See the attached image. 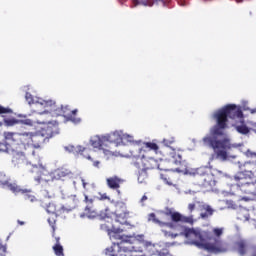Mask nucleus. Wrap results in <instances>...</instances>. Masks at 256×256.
Returning a JSON list of instances; mask_svg holds the SVG:
<instances>
[{
    "label": "nucleus",
    "mask_w": 256,
    "mask_h": 256,
    "mask_svg": "<svg viewBox=\"0 0 256 256\" xmlns=\"http://www.w3.org/2000/svg\"><path fill=\"white\" fill-rule=\"evenodd\" d=\"M4 185L12 192L14 193V195H17L19 193H21V195L23 193H27V188H21V186H19L17 183L13 182H9V180H4Z\"/></svg>",
    "instance_id": "17"
},
{
    "label": "nucleus",
    "mask_w": 256,
    "mask_h": 256,
    "mask_svg": "<svg viewBox=\"0 0 256 256\" xmlns=\"http://www.w3.org/2000/svg\"><path fill=\"white\" fill-rule=\"evenodd\" d=\"M95 200L93 198H89V196L85 195L84 196V203L86 204V207H94L93 203Z\"/></svg>",
    "instance_id": "34"
},
{
    "label": "nucleus",
    "mask_w": 256,
    "mask_h": 256,
    "mask_svg": "<svg viewBox=\"0 0 256 256\" xmlns=\"http://www.w3.org/2000/svg\"><path fill=\"white\" fill-rule=\"evenodd\" d=\"M118 243H113L111 247L106 248L105 254L109 256H125L132 251H143V247H155L151 242H141L131 236H123L118 239Z\"/></svg>",
    "instance_id": "4"
},
{
    "label": "nucleus",
    "mask_w": 256,
    "mask_h": 256,
    "mask_svg": "<svg viewBox=\"0 0 256 256\" xmlns=\"http://www.w3.org/2000/svg\"><path fill=\"white\" fill-rule=\"evenodd\" d=\"M107 143H115L119 145V143H123V134L119 131H115L106 136Z\"/></svg>",
    "instance_id": "18"
},
{
    "label": "nucleus",
    "mask_w": 256,
    "mask_h": 256,
    "mask_svg": "<svg viewBox=\"0 0 256 256\" xmlns=\"http://www.w3.org/2000/svg\"><path fill=\"white\" fill-rule=\"evenodd\" d=\"M32 173H35L36 176H34V180L36 181L37 185L43 181V176H45V173H47V170L44 167H37L35 166L32 170Z\"/></svg>",
    "instance_id": "19"
},
{
    "label": "nucleus",
    "mask_w": 256,
    "mask_h": 256,
    "mask_svg": "<svg viewBox=\"0 0 256 256\" xmlns=\"http://www.w3.org/2000/svg\"><path fill=\"white\" fill-rule=\"evenodd\" d=\"M89 151L91 150L83 146L77 147V152L80 153V155H83V157H85L86 159H89L91 161V156L88 155Z\"/></svg>",
    "instance_id": "27"
},
{
    "label": "nucleus",
    "mask_w": 256,
    "mask_h": 256,
    "mask_svg": "<svg viewBox=\"0 0 256 256\" xmlns=\"http://www.w3.org/2000/svg\"><path fill=\"white\" fill-rule=\"evenodd\" d=\"M160 179L166 183V185L172 186L177 179V174L173 170H166L160 174Z\"/></svg>",
    "instance_id": "16"
},
{
    "label": "nucleus",
    "mask_w": 256,
    "mask_h": 256,
    "mask_svg": "<svg viewBox=\"0 0 256 256\" xmlns=\"http://www.w3.org/2000/svg\"><path fill=\"white\" fill-rule=\"evenodd\" d=\"M197 179L203 187H211L215 183L213 174L206 172L205 169H200L197 174Z\"/></svg>",
    "instance_id": "12"
},
{
    "label": "nucleus",
    "mask_w": 256,
    "mask_h": 256,
    "mask_svg": "<svg viewBox=\"0 0 256 256\" xmlns=\"http://www.w3.org/2000/svg\"><path fill=\"white\" fill-rule=\"evenodd\" d=\"M0 185H5V181L1 179V176H0Z\"/></svg>",
    "instance_id": "50"
},
{
    "label": "nucleus",
    "mask_w": 256,
    "mask_h": 256,
    "mask_svg": "<svg viewBox=\"0 0 256 256\" xmlns=\"http://www.w3.org/2000/svg\"><path fill=\"white\" fill-rule=\"evenodd\" d=\"M159 256H168L169 255V249L163 248L160 251H158Z\"/></svg>",
    "instance_id": "42"
},
{
    "label": "nucleus",
    "mask_w": 256,
    "mask_h": 256,
    "mask_svg": "<svg viewBox=\"0 0 256 256\" xmlns=\"http://www.w3.org/2000/svg\"><path fill=\"white\" fill-rule=\"evenodd\" d=\"M71 175H73V173H71L70 170L66 168H58L53 173L54 179L57 180L65 179V177H71Z\"/></svg>",
    "instance_id": "20"
},
{
    "label": "nucleus",
    "mask_w": 256,
    "mask_h": 256,
    "mask_svg": "<svg viewBox=\"0 0 256 256\" xmlns=\"http://www.w3.org/2000/svg\"><path fill=\"white\" fill-rule=\"evenodd\" d=\"M160 227H168L169 229H175V224L173 222H163Z\"/></svg>",
    "instance_id": "39"
},
{
    "label": "nucleus",
    "mask_w": 256,
    "mask_h": 256,
    "mask_svg": "<svg viewBox=\"0 0 256 256\" xmlns=\"http://www.w3.org/2000/svg\"><path fill=\"white\" fill-rule=\"evenodd\" d=\"M58 125L50 122L41 132H4V139L11 141L14 145H22L23 150H18L17 148L13 150V157L14 159H25L27 155H30L27 147L41 149V146L57 133Z\"/></svg>",
    "instance_id": "2"
},
{
    "label": "nucleus",
    "mask_w": 256,
    "mask_h": 256,
    "mask_svg": "<svg viewBox=\"0 0 256 256\" xmlns=\"http://www.w3.org/2000/svg\"><path fill=\"white\" fill-rule=\"evenodd\" d=\"M141 151L143 148L139 145H133L130 148V153L134 159H140V163L142 164V171L138 175V181L143 183L145 179H147V172L151 169H161L159 166V161L153 157H146L145 155H141Z\"/></svg>",
    "instance_id": "6"
},
{
    "label": "nucleus",
    "mask_w": 256,
    "mask_h": 256,
    "mask_svg": "<svg viewBox=\"0 0 256 256\" xmlns=\"http://www.w3.org/2000/svg\"><path fill=\"white\" fill-rule=\"evenodd\" d=\"M242 201H249V198L243 197V198H242Z\"/></svg>",
    "instance_id": "51"
},
{
    "label": "nucleus",
    "mask_w": 256,
    "mask_h": 256,
    "mask_svg": "<svg viewBox=\"0 0 256 256\" xmlns=\"http://www.w3.org/2000/svg\"><path fill=\"white\" fill-rule=\"evenodd\" d=\"M27 192H22L25 201H30V203H35L37 201V197L33 195V191L31 189H26Z\"/></svg>",
    "instance_id": "24"
},
{
    "label": "nucleus",
    "mask_w": 256,
    "mask_h": 256,
    "mask_svg": "<svg viewBox=\"0 0 256 256\" xmlns=\"http://www.w3.org/2000/svg\"><path fill=\"white\" fill-rule=\"evenodd\" d=\"M56 109L55 115L65 117L67 121H71L72 123H79L81 121V118L77 117V109L71 110L69 106H61Z\"/></svg>",
    "instance_id": "9"
},
{
    "label": "nucleus",
    "mask_w": 256,
    "mask_h": 256,
    "mask_svg": "<svg viewBox=\"0 0 256 256\" xmlns=\"http://www.w3.org/2000/svg\"><path fill=\"white\" fill-rule=\"evenodd\" d=\"M115 211H114V219L116 223H120V225H126L127 227H131L129 223V215L131 212L127 209V204L123 201H117L114 204Z\"/></svg>",
    "instance_id": "8"
},
{
    "label": "nucleus",
    "mask_w": 256,
    "mask_h": 256,
    "mask_svg": "<svg viewBox=\"0 0 256 256\" xmlns=\"http://www.w3.org/2000/svg\"><path fill=\"white\" fill-rule=\"evenodd\" d=\"M25 99L29 103V105H33L35 103L33 95L31 93H29V92H26Z\"/></svg>",
    "instance_id": "36"
},
{
    "label": "nucleus",
    "mask_w": 256,
    "mask_h": 256,
    "mask_svg": "<svg viewBox=\"0 0 256 256\" xmlns=\"http://www.w3.org/2000/svg\"><path fill=\"white\" fill-rule=\"evenodd\" d=\"M164 235L167 237H171L172 239H175L176 237H179V234L169 233L167 231H164Z\"/></svg>",
    "instance_id": "44"
},
{
    "label": "nucleus",
    "mask_w": 256,
    "mask_h": 256,
    "mask_svg": "<svg viewBox=\"0 0 256 256\" xmlns=\"http://www.w3.org/2000/svg\"><path fill=\"white\" fill-rule=\"evenodd\" d=\"M254 256H256V254Z\"/></svg>",
    "instance_id": "53"
},
{
    "label": "nucleus",
    "mask_w": 256,
    "mask_h": 256,
    "mask_svg": "<svg viewBox=\"0 0 256 256\" xmlns=\"http://www.w3.org/2000/svg\"><path fill=\"white\" fill-rule=\"evenodd\" d=\"M90 143L94 149H102L103 151H109L105 149L107 147V136H94Z\"/></svg>",
    "instance_id": "14"
},
{
    "label": "nucleus",
    "mask_w": 256,
    "mask_h": 256,
    "mask_svg": "<svg viewBox=\"0 0 256 256\" xmlns=\"http://www.w3.org/2000/svg\"><path fill=\"white\" fill-rule=\"evenodd\" d=\"M52 249H53L55 255L65 256V254L63 253V246L61 244H55Z\"/></svg>",
    "instance_id": "29"
},
{
    "label": "nucleus",
    "mask_w": 256,
    "mask_h": 256,
    "mask_svg": "<svg viewBox=\"0 0 256 256\" xmlns=\"http://www.w3.org/2000/svg\"><path fill=\"white\" fill-rule=\"evenodd\" d=\"M44 109H49V111L56 113L57 105L53 100H41L38 102Z\"/></svg>",
    "instance_id": "21"
},
{
    "label": "nucleus",
    "mask_w": 256,
    "mask_h": 256,
    "mask_svg": "<svg viewBox=\"0 0 256 256\" xmlns=\"http://www.w3.org/2000/svg\"><path fill=\"white\" fill-rule=\"evenodd\" d=\"M241 125H237L236 126V131H238V133H241V135H247L249 133V127H247V125H245V120L242 116L241 118H238Z\"/></svg>",
    "instance_id": "23"
},
{
    "label": "nucleus",
    "mask_w": 256,
    "mask_h": 256,
    "mask_svg": "<svg viewBox=\"0 0 256 256\" xmlns=\"http://www.w3.org/2000/svg\"><path fill=\"white\" fill-rule=\"evenodd\" d=\"M124 181V179H121L117 176H112L106 179V184L109 189H114L117 191L118 195H121V190H119V188L121 187V184L124 183Z\"/></svg>",
    "instance_id": "15"
},
{
    "label": "nucleus",
    "mask_w": 256,
    "mask_h": 256,
    "mask_svg": "<svg viewBox=\"0 0 256 256\" xmlns=\"http://www.w3.org/2000/svg\"><path fill=\"white\" fill-rule=\"evenodd\" d=\"M19 123H21V120H17L15 118L4 119V125H6V127H13L14 125H19Z\"/></svg>",
    "instance_id": "26"
},
{
    "label": "nucleus",
    "mask_w": 256,
    "mask_h": 256,
    "mask_svg": "<svg viewBox=\"0 0 256 256\" xmlns=\"http://www.w3.org/2000/svg\"><path fill=\"white\" fill-rule=\"evenodd\" d=\"M216 125L211 129L210 134L206 135L202 141L206 147L213 149L216 158L220 161H227L229 155L227 149L229 144L223 137V129H227L228 119H243V111L235 104H229L216 111L213 115Z\"/></svg>",
    "instance_id": "1"
},
{
    "label": "nucleus",
    "mask_w": 256,
    "mask_h": 256,
    "mask_svg": "<svg viewBox=\"0 0 256 256\" xmlns=\"http://www.w3.org/2000/svg\"><path fill=\"white\" fill-rule=\"evenodd\" d=\"M197 204H199V202L189 203L188 204V211L190 213H193V211H195V207H197Z\"/></svg>",
    "instance_id": "41"
},
{
    "label": "nucleus",
    "mask_w": 256,
    "mask_h": 256,
    "mask_svg": "<svg viewBox=\"0 0 256 256\" xmlns=\"http://www.w3.org/2000/svg\"><path fill=\"white\" fill-rule=\"evenodd\" d=\"M100 201H111V197H109L107 195V193H104V194H101L100 195V198H99Z\"/></svg>",
    "instance_id": "43"
},
{
    "label": "nucleus",
    "mask_w": 256,
    "mask_h": 256,
    "mask_svg": "<svg viewBox=\"0 0 256 256\" xmlns=\"http://www.w3.org/2000/svg\"><path fill=\"white\" fill-rule=\"evenodd\" d=\"M145 146L147 147V149H150V151H155V153L159 152V145H157V143L146 142Z\"/></svg>",
    "instance_id": "30"
},
{
    "label": "nucleus",
    "mask_w": 256,
    "mask_h": 256,
    "mask_svg": "<svg viewBox=\"0 0 256 256\" xmlns=\"http://www.w3.org/2000/svg\"><path fill=\"white\" fill-rule=\"evenodd\" d=\"M148 221H152L156 225H159V227H161V225H163V221L157 219V216L155 215V213H150L148 215Z\"/></svg>",
    "instance_id": "28"
},
{
    "label": "nucleus",
    "mask_w": 256,
    "mask_h": 256,
    "mask_svg": "<svg viewBox=\"0 0 256 256\" xmlns=\"http://www.w3.org/2000/svg\"><path fill=\"white\" fill-rule=\"evenodd\" d=\"M100 229L101 231H106L112 239H123V235L120 234L123 233V229H115L107 223L101 224Z\"/></svg>",
    "instance_id": "13"
},
{
    "label": "nucleus",
    "mask_w": 256,
    "mask_h": 256,
    "mask_svg": "<svg viewBox=\"0 0 256 256\" xmlns=\"http://www.w3.org/2000/svg\"><path fill=\"white\" fill-rule=\"evenodd\" d=\"M164 213H165V215H166L167 217H173V214H174L175 212H173V210H171V208H167Z\"/></svg>",
    "instance_id": "45"
},
{
    "label": "nucleus",
    "mask_w": 256,
    "mask_h": 256,
    "mask_svg": "<svg viewBox=\"0 0 256 256\" xmlns=\"http://www.w3.org/2000/svg\"><path fill=\"white\" fill-rule=\"evenodd\" d=\"M111 211L109 208H106L104 211H101L100 213L96 211L94 206H85L84 209V215L88 217V219H97V217H100V219H110Z\"/></svg>",
    "instance_id": "10"
},
{
    "label": "nucleus",
    "mask_w": 256,
    "mask_h": 256,
    "mask_svg": "<svg viewBox=\"0 0 256 256\" xmlns=\"http://www.w3.org/2000/svg\"><path fill=\"white\" fill-rule=\"evenodd\" d=\"M234 181H236L237 187H239L242 193H246V195H251L254 193L256 176L253 171L244 170L238 172V174L234 177Z\"/></svg>",
    "instance_id": "7"
},
{
    "label": "nucleus",
    "mask_w": 256,
    "mask_h": 256,
    "mask_svg": "<svg viewBox=\"0 0 256 256\" xmlns=\"http://www.w3.org/2000/svg\"><path fill=\"white\" fill-rule=\"evenodd\" d=\"M180 223H188L189 225H193V223H194L193 216L182 215Z\"/></svg>",
    "instance_id": "31"
},
{
    "label": "nucleus",
    "mask_w": 256,
    "mask_h": 256,
    "mask_svg": "<svg viewBox=\"0 0 256 256\" xmlns=\"http://www.w3.org/2000/svg\"><path fill=\"white\" fill-rule=\"evenodd\" d=\"M99 165H101L100 161L96 160V161L93 162V167L99 168Z\"/></svg>",
    "instance_id": "46"
},
{
    "label": "nucleus",
    "mask_w": 256,
    "mask_h": 256,
    "mask_svg": "<svg viewBox=\"0 0 256 256\" xmlns=\"http://www.w3.org/2000/svg\"><path fill=\"white\" fill-rule=\"evenodd\" d=\"M60 241V238L59 237H56V245H61V242Z\"/></svg>",
    "instance_id": "48"
},
{
    "label": "nucleus",
    "mask_w": 256,
    "mask_h": 256,
    "mask_svg": "<svg viewBox=\"0 0 256 256\" xmlns=\"http://www.w3.org/2000/svg\"><path fill=\"white\" fill-rule=\"evenodd\" d=\"M49 199H44L40 201V205L47 213L50 215H56V217H60L63 213H70L73 209H77L79 206V198L76 195H72L68 197L65 205L56 204L55 202H47Z\"/></svg>",
    "instance_id": "5"
},
{
    "label": "nucleus",
    "mask_w": 256,
    "mask_h": 256,
    "mask_svg": "<svg viewBox=\"0 0 256 256\" xmlns=\"http://www.w3.org/2000/svg\"><path fill=\"white\" fill-rule=\"evenodd\" d=\"M223 231V228H213L211 231L197 232L194 229L185 228L184 235L186 239H194L193 244L208 253H225L227 244L221 239Z\"/></svg>",
    "instance_id": "3"
},
{
    "label": "nucleus",
    "mask_w": 256,
    "mask_h": 256,
    "mask_svg": "<svg viewBox=\"0 0 256 256\" xmlns=\"http://www.w3.org/2000/svg\"><path fill=\"white\" fill-rule=\"evenodd\" d=\"M17 223H18V225H25V222L21 221V220H18Z\"/></svg>",
    "instance_id": "49"
},
{
    "label": "nucleus",
    "mask_w": 256,
    "mask_h": 256,
    "mask_svg": "<svg viewBox=\"0 0 256 256\" xmlns=\"http://www.w3.org/2000/svg\"><path fill=\"white\" fill-rule=\"evenodd\" d=\"M163 143L164 145H166V147H170V145H173V143H175V138L174 137L164 138Z\"/></svg>",
    "instance_id": "37"
},
{
    "label": "nucleus",
    "mask_w": 256,
    "mask_h": 256,
    "mask_svg": "<svg viewBox=\"0 0 256 256\" xmlns=\"http://www.w3.org/2000/svg\"><path fill=\"white\" fill-rule=\"evenodd\" d=\"M182 216H183V215H182L181 213H179V212H174V213L172 214L171 219H172L173 223H179V222H181Z\"/></svg>",
    "instance_id": "32"
},
{
    "label": "nucleus",
    "mask_w": 256,
    "mask_h": 256,
    "mask_svg": "<svg viewBox=\"0 0 256 256\" xmlns=\"http://www.w3.org/2000/svg\"><path fill=\"white\" fill-rule=\"evenodd\" d=\"M203 209H205L206 212L200 214V217H202V219H207V217H211V215H213L214 210L213 208H211V206L204 205Z\"/></svg>",
    "instance_id": "25"
},
{
    "label": "nucleus",
    "mask_w": 256,
    "mask_h": 256,
    "mask_svg": "<svg viewBox=\"0 0 256 256\" xmlns=\"http://www.w3.org/2000/svg\"><path fill=\"white\" fill-rule=\"evenodd\" d=\"M147 201V195H143L141 198V203H145Z\"/></svg>",
    "instance_id": "47"
},
{
    "label": "nucleus",
    "mask_w": 256,
    "mask_h": 256,
    "mask_svg": "<svg viewBox=\"0 0 256 256\" xmlns=\"http://www.w3.org/2000/svg\"><path fill=\"white\" fill-rule=\"evenodd\" d=\"M169 157L172 159L173 163L175 165H180L178 168H176L177 173H188L189 169H187V162L183 161V156L175 150H172L169 152Z\"/></svg>",
    "instance_id": "11"
},
{
    "label": "nucleus",
    "mask_w": 256,
    "mask_h": 256,
    "mask_svg": "<svg viewBox=\"0 0 256 256\" xmlns=\"http://www.w3.org/2000/svg\"><path fill=\"white\" fill-rule=\"evenodd\" d=\"M20 123L22 125H28L29 127H33V120L31 119L20 120Z\"/></svg>",
    "instance_id": "40"
},
{
    "label": "nucleus",
    "mask_w": 256,
    "mask_h": 256,
    "mask_svg": "<svg viewBox=\"0 0 256 256\" xmlns=\"http://www.w3.org/2000/svg\"><path fill=\"white\" fill-rule=\"evenodd\" d=\"M0 153H9V144L0 142Z\"/></svg>",
    "instance_id": "35"
},
{
    "label": "nucleus",
    "mask_w": 256,
    "mask_h": 256,
    "mask_svg": "<svg viewBox=\"0 0 256 256\" xmlns=\"http://www.w3.org/2000/svg\"><path fill=\"white\" fill-rule=\"evenodd\" d=\"M48 223H50V225H53V223L51 222V218H48Z\"/></svg>",
    "instance_id": "52"
},
{
    "label": "nucleus",
    "mask_w": 256,
    "mask_h": 256,
    "mask_svg": "<svg viewBox=\"0 0 256 256\" xmlns=\"http://www.w3.org/2000/svg\"><path fill=\"white\" fill-rule=\"evenodd\" d=\"M5 114H8V115L13 114V109H11L9 107L5 108L0 105V115H5Z\"/></svg>",
    "instance_id": "33"
},
{
    "label": "nucleus",
    "mask_w": 256,
    "mask_h": 256,
    "mask_svg": "<svg viewBox=\"0 0 256 256\" xmlns=\"http://www.w3.org/2000/svg\"><path fill=\"white\" fill-rule=\"evenodd\" d=\"M7 255V244L0 243V256Z\"/></svg>",
    "instance_id": "38"
},
{
    "label": "nucleus",
    "mask_w": 256,
    "mask_h": 256,
    "mask_svg": "<svg viewBox=\"0 0 256 256\" xmlns=\"http://www.w3.org/2000/svg\"><path fill=\"white\" fill-rule=\"evenodd\" d=\"M235 245L239 255H247V242L245 240L237 241Z\"/></svg>",
    "instance_id": "22"
}]
</instances>
